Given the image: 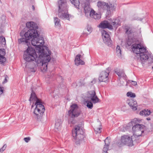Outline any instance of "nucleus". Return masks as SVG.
<instances>
[{
    "instance_id": "nucleus-38",
    "label": "nucleus",
    "mask_w": 153,
    "mask_h": 153,
    "mask_svg": "<svg viewBox=\"0 0 153 153\" xmlns=\"http://www.w3.org/2000/svg\"><path fill=\"white\" fill-rule=\"evenodd\" d=\"M3 88L2 87H1L0 86V94H1L3 92Z\"/></svg>"
},
{
    "instance_id": "nucleus-7",
    "label": "nucleus",
    "mask_w": 153,
    "mask_h": 153,
    "mask_svg": "<svg viewBox=\"0 0 153 153\" xmlns=\"http://www.w3.org/2000/svg\"><path fill=\"white\" fill-rule=\"evenodd\" d=\"M81 113V111L76 104H73L71 105L68 112L69 116L72 118L78 117Z\"/></svg>"
},
{
    "instance_id": "nucleus-9",
    "label": "nucleus",
    "mask_w": 153,
    "mask_h": 153,
    "mask_svg": "<svg viewBox=\"0 0 153 153\" xmlns=\"http://www.w3.org/2000/svg\"><path fill=\"white\" fill-rule=\"evenodd\" d=\"M87 97L89 100L91 101L94 104L100 102V101L96 95L95 91L94 90L88 91L87 94Z\"/></svg>"
},
{
    "instance_id": "nucleus-18",
    "label": "nucleus",
    "mask_w": 153,
    "mask_h": 153,
    "mask_svg": "<svg viewBox=\"0 0 153 153\" xmlns=\"http://www.w3.org/2000/svg\"><path fill=\"white\" fill-rule=\"evenodd\" d=\"M108 137H107L104 140L105 145L103 149V153H108L107 151L108 149L110 143V141L108 139Z\"/></svg>"
},
{
    "instance_id": "nucleus-44",
    "label": "nucleus",
    "mask_w": 153,
    "mask_h": 153,
    "mask_svg": "<svg viewBox=\"0 0 153 153\" xmlns=\"http://www.w3.org/2000/svg\"><path fill=\"white\" fill-rule=\"evenodd\" d=\"M33 105H32V107H31L32 108L33 107Z\"/></svg>"
},
{
    "instance_id": "nucleus-19",
    "label": "nucleus",
    "mask_w": 153,
    "mask_h": 153,
    "mask_svg": "<svg viewBox=\"0 0 153 153\" xmlns=\"http://www.w3.org/2000/svg\"><path fill=\"white\" fill-rule=\"evenodd\" d=\"M89 16L96 19H99L101 18L100 14L96 13L93 10H91Z\"/></svg>"
},
{
    "instance_id": "nucleus-17",
    "label": "nucleus",
    "mask_w": 153,
    "mask_h": 153,
    "mask_svg": "<svg viewBox=\"0 0 153 153\" xmlns=\"http://www.w3.org/2000/svg\"><path fill=\"white\" fill-rule=\"evenodd\" d=\"M134 124V122L131 121L129 123L126 127L121 126L120 128V131L122 132L125 131L126 130L132 127Z\"/></svg>"
},
{
    "instance_id": "nucleus-8",
    "label": "nucleus",
    "mask_w": 153,
    "mask_h": 153,
    "mask_svg": "<svg viewBox=\"0 0 153 153\" xmlns=\"http://www.w3.org/2000/svg\"><path fill=\"white\" fill-rule=\"evenodd\" d=\"M134 123L131 127L134 135L137 137L141 136L142 134L144 132V126L143 125L139 124L134 125Z\"/></svg>"
},
{
    "instance_id": "nucleus-15",
    "label": "nucleus",
    "mask_w": 153,
    "mask_h": 153,
    "mask_svg": "<svg viewBox=\"0 0 153 153\" xmlns=\"http://www.w3.org/2000/svg\"><path fill=\"white\" fill-rule=\"evenodd\" d=\"M127 103L133 110L135 111L137 110V104L136 100L132 99L128 100L127 101Z\"/></svg>"
},
{
    "instance_id": "nucleus-2",
    "label": "nucleus",
    "mask_w": 153,
    "mask_h": 153,
    "mask_svg": "<svg viewBox=\"0 0 153 153\" xmlns=\"http://www.w3.org/2000/svg\"><path fill=\"white\" fill-rule=\"evenodd\" d=\"M29 100L33 102L36 101L35 104L36 107L33 112L38 120H40L45 110L44 106L42 104L41 100L38 99L35 92L32 91Z\"/></svg>"
},
{
    "instance_id": "nucleus-36",
    "label": "nucleus",
    "mask_w": 153,
    "mask_h": 153,
    "mask_svg": "<svg viewBox=\"0 0 153 153\" xmlns=\"http://www.w3.org/2000/svg\"><path fill=\"white\" fill-rule=\"evenodd\" d=\"M148 59L149 61H150V62H149L150 63H152L153 62V56H151L149 57Z\"/></svg>"
},
{
    "instance_id": "nucleus-34",
    "label": "nucleus",
    "mask_w": 153,
    "mask_h": 153,
    "mask_svg": "<svg viewBox=\"0 0 153 153\" xmlns=\"http://www.w3.org/2000/svg\"><path fill=\"white\" fill-rule=\"evenodd\" d=\"M5 54V51L4 49H0V55L4 56Z\"/></svg>"
},
{
    "instance_id": "nucleus-20",
    "label": "nucleus",
    "mask_w": 153,
    "mask_h": 153,
    "mask_svg": "<svg viewBox=\"0 0 153 153\" xmlns=\"http://www.w3.org/2000/svg\"><path fill=\"white\" fill-rule=\"evenodd\" d=\"M62 120L60 119H58L56 121L55 125V130L56 131H59L61 128Z\"/></svg>"
},
{
    "instance_id": "nucleus-39",
    "label": "nucleus",
    "mask_w": 153,
    "mask_h": 153,
    "mask_svg": "<svg viewBox=\"0 0 153 153\" xmlns=\"http://www.w3.org/2000/svg\"><path fill=\"white\" fill-rule=\"evenodd\" d=\"M7 75H5V79H4V81L3 82V83H5L7 82V79H6V77H7Z\"/></svg>"
},
{
    "instance_id": "nucleus-35",
    "label": "nucleus",
    "mask_w": 153,
    "mask_h": 153,
    "mask_svg": "<svg viewBox=\"0 0 153 153\" xmlns=\"http://www.w3.org/2000/svg\"><path fill=\"white\" fill-rule=\"evenodd\" d=\"M30 138L29 137H25L24 138V140L26 143L30 141Z\"/></svg>"
},
{
    "instance_id": "nucleus-6",
    "label": "nucleus",
    "mask_w": 153,
    "mask_h": 153,
    "mask_svg": "<svg viewBox=\"0 0 153 153\" xmlns=\"http://www.w3.org/2000/svg\"><path fill=\"white\" fill-rule=\"evenodd\" d=\"M83 127L79 125L75 126L72 131V135L75 140V143L77 145L81 143L84 138Z\"/></svg>"
},
{
    "instance_id": "nucleus-16",
    "label": "nucleus",
    "mask_w": 153,
    "mask_h": 153,
    "mask_svg": "<svg viewBox=\"0 0 153 153\" xmlns=\"http://www.w3.org/2000/svg\"><path fill=\"white\" fill-rule=\"evenodd\" d=\"M81 56L80 54H78L76 56L75 63V65H76L78 66L80 65H83L85 64L84 62L80 59Z\"/></svg>"
},
{
    "instance_id": "nucleus-27",
    "label": "nucleus",
    "mask_w": 153,
    "mask_h": 153,
    "mask_svg": "<svg viewBox=\"0 0 153 153\" xmlns=\"http://www.w3.org/2000/svg\"><path fill=\"white\" fill-rule=\"evenodd\" d=\"M71 2V3L74 4V5L76 7L78 8L80 4V2L78 0H69Z\"/></svg>"
},
{
    "instance_id": "nucleus-29",
    "label": "nucleus",
    "mask_w": 153,
    "mask_h": 153,
    "mask_svg": "<svg viewBox=\"0 0 153 153\" xmlns=\"http://www.w3.org/2000/svg\"><path fill=\"white\" fill-rule=\"evenodd\" d=\"M6 21V16L5 15H2L0 18V23L2 24H4Z\"/></svg>"
},
{
    "instance_id": "nucleus-42",
    "label": "nucleus",
    "mask_w": 153,
    "mask_h": 153,
    "mask_svg": "<svg viewBox=\"0 0 153 153\" xmlns=\"http://www.w3.org/2000/svg\"><path fill=\"white\" fill-rule=\"evenodd\" d=\"M33 10H34L35 7H34V6H33Z\"/></svg>"
},
{
    "instance_id": "nucleus-43",
    "label": "nucleus",
    "mask_w": 153,
    "mask_h": 153,
    "mask_svg": "<svg viewBox=\"0 0 153 153\" xmlns=\"http://www.w3.org/2000/svg\"><path fill=\"white\" fill-rule=\"evenodd\" d=\"M120 83L122 85H123V83H121V81H120Z\"/></svg>"
},
{
    "instance_id": "nucleus-14",
    "label": "nucleus",
    "mask_w": 153,
    "mask_h": 153,
    "mask_svg": "<svg viewBox=\"0 0 153 153\" xmlns=\"http://www.w3.org/2000/svg\"><path fill=\"white\" fill-rule=\"evenodd\" d=\"M102 36L104 42L108 45H110L111 44V41L109 35L107 32L105 30H103L102 32Z\"/></svg>"
},
{
    "instance_id": "nucleus-11",
    "label": "nucleus",
    "mask_w": 153,
    "mask_h": 153,
    "mask_svg": "<svg viewBox=\"0 0 153 153\" xmlns=\"http://www.w3.org/2000/svg\"><path fill=\"white\" fill-rule=\"evenodd\" d=\"M110 73L109 68H108L106 70L102 71L99 77V80L101 82H108V76Z\"/></svg>"
},
{
    "instance_id": "nucleus-12",
    "label": "nucleus",
    "mask_w": 153,
    "mask_h": 153,
    "mask_svg": "<svg viewBox=\"0 0 153 153\" xmlns=\"http://www.w3.org/2000/svg\"><path fill=\"white\" fill-rule=\"evenodd\" d=\"M83 3L82 4V6L84 8V13L85 16L88 17L89 16V14L91 12V8L90 7L89 2L91 0H82Z\"/></svg>"
},
{
    "instance_id": "nucleus-24",
    "label": "nucleus",
    "mask_w": 153,
    "mask_h": 153,
    "mask_svg": "<svg viewBox=\"0 0 153 153\" xmlns=\"http://www.w3.org/2000/svg\"><path fill=\"white\" fill-rule=\"evenodd\" d=\"M126 33L128 36V39L129 40L130 39V38L132 36H133V33L132 29L130 28H126Z\"/></svg>"
},
{
    "instance_id": "nucleus-30",
    "label": "nucleus",
    "mask_w": 153,
    "mask_h": 153,
    "mask_svg": "<svg viewBox=\"0 0 153 153\" xmlns=\"http://www.w3.org/2000/svg\"><path fill=\"white\" fill-rule=\"evenodd\" d=\"M0 41L2 45H5L6 44L5 39L4 37L3 36L0 37Z\"/></svg>"
},
{
    "instance_id": "nucleus-4",
    "label": "nucleus",
    "mask_w": 153,
    "mask_h": 153,
    "mask_svg": "<svg viewBox=\"0 0 153 153\" xmlns=\"http://www.w3.org/2000/svg\"><path fill=\"white\" fill-rule=\"evenodd\" d=\"M59 9L58 15L59 17L62 19H69V15L68 14V7L66 0H59L58 1Z\"/></svg>"
},
{
    "instance_id": "nucleus-10",
    "label": "nucleus",
    "mask_w": 153,
    "mask_h": 153,
    "mask_svg": "<svg viewBox=\"0 0 153 153\" xmlns=\"http://www.w3.org/2000/svg\"><path fill=\"white\" fill-rule=\"evenodd\" d=\"M97 6L101 10H106L108 12L112 11L114 10V6L111 4L109 5L108 3L101 1H99L97 3Z\"/></svg>"
},
{
    "instance_id": "nucleus-3",
    "label": "nucleus",
    "mask_w": 153,
    "mask_h": 153,
    "mask_svg": "<svg viewBox=\"0 0 153 153\" xmlns=\"http://www.w3.org/2000/svg\"><path fill=\"white\" fill-rule=\"evenodd\" d=\"M132 50L137 55L138 59L142 62L148 59V53L146 48L140 44H134L132 45Z\"/></svg>"
},
{
    "instance_id": "nucleus-13",
    "label": "nucleus",
    "mask_w": 153,
    "mask_h": 153,
    "mask_svg": "<svg viewBox=\"0 0 153 153\" xmlns=\"http://www.w3.org/2000/svg\"><path fill=\"white\" fill-rule=\"evenodd\" d=\"M121 141L122 144L126 145L128 146H131L133 145V141L131 137L127 135H124L122 136Z\"/></svg>"
},
{
    "instance_id": "nucleus-25",
    "label": "nucleus",
    "mask_w": 153,
    "mask_h": 153,
    "mask_svg": "<svg viewBox=\"0 0 153 153\" xmlns=\"http://www.w3.org/2000/svg\"><path fill=\"white\" fill-rule=\"evenodd\" d=\"M29 65H30V67H29L30 71L31 72H35L36 71V68L35 64L33 62H31L30 63Z\"/></svg>"
},
{
    "instance_id": "nucleus-1",
    "label": "nucleus",
    "mask_w": 153,
    "mask_h": 153,
    "mask_svg": "<svg viewBox=\"0 0 153 153\" xmlns=\"http://www.w3.org/2000/svg\"><path fill=\"white\" fill-rule=\"evenodd\" d=\"M26 26L30 28L24 33L22 31L20 33L22 38L19 39V43L26 45L28 48L24 52L23 57L27 62L35 61L37 63H42V66H45L47 68V64L50 60L51 51L48 48L43 46L44 44V38L39 37L36 29L38 27L32 22H27Z\"/></svg>"
},
{
    "instance_id": "nucleus-32",
    "label": "nucleus",
    "mask_w": 153,
    "mask_h": 153,
    "mask_svg": "<svg viewBox=\"0 0 153 153\" xmlns=\"http://www.w3.org/2000/svg\"><path fill=\"white\" fill-rule=\"evenodd\" d=\"M6 61L5 57L2 56L0 55V64H2L4 62Z\"/></svg>"
},
{
    "instance_id": "nucleus-22",
    "label": "nucleus",
    "mask_w": 153,
    "mask_h": 153,
    "mask_svg": "<svg viewBox=\"0 0 153 153\" xmlns=\"http://www.w3.org/2000/svg\"><path fill=\"white\" fill-rule=\"evenodd\" d=\"M116 73L118 75V76L120 77V78H123L124 79V80L126 82V80H125L124 79L125 78L126 75L124 73V71L123 70H120L115 71Z\"/></svg>"
},
{
    "instance_id": "nucleus-40",
    "label": "nucleus",
    "mask_w": 153,
    "mask_h": 153,
    "mask_svg": "<svg viewBox=\"0 0 153 153\" xmlns=\"http://www.w3.org/2000/svg\"><path fill=\"white\" fill-rule=\"evenodd\" d=\"M131 82H132V84L134 86L137 85V82H136L135 81H131Z\"/></svg>"
},
{
    "instance_id": "nucleus-5",
    "label": "nucleus",
    "mask_w": 153,
    "mask_h": 153,
    "mask_svg": "<svg viewBox=\"0 0 153 153\" xmlns=\"http://www.w3.org/2000/svg\"><path fill=\"white\" fill-rule=\"evenodd\" d=\"M120 21L118 18L102 22L99 25L98 27L103 29L108 28L112 30L114 28L116 29L120 24Z\"/></svg>"
},
{
    "instance_id": "nucleus-28",
    "label": "nucleus",
    "mask_w": 153,
    "mask_h": 153,
    "mask_svg": "<svg viewBox=\"0 0 153 153\" xmlns=\"http://www.w3.org/2000/svg\"><path fill=\"white\" fill-rule=\"evenodd\" d=\"M116 53L118 56L121 57V51L120 47L117 45L116 48Z\"/></svg>"
},
{
    "instance_id": "nucleus-21",
    "label": "nucleus",
    "mask_w": 153,
    "mask_h": 153,
    "mask_svg": "<svg viewBox=\"0 0 153 153\" xmlns=\"http://www.w3.org/2000/svg\"><path fill=\"white\" fill-rule=\"evenodd\" d=\"M101 124L99 122H98L94 126V130L96 133H100L101 131Z\"/></svg>"
},
{
    "instance_id": "nucleus-31",
    "label": "nucleus",
    "mask_w": 153,
    "mask_h": 153,
    "mask_svg": "<svg viewBox=\"0 0 153 153\" xmlns=\"http://www.w3.org/2000/svg\"><path fill=\"white\" fill-rule=\"evenodd\" d=\"M86 102H87V106L88 108L91 109L93 107L92 103L91 101H88V102L86 101Z\"/></svg>"
},
{
    "instance_id": "nucleus-33",
    "label": "nucleus",
    "mask_w": 153,
    "mask_h": 153,
    "mask_svg": "<svg viewBox=\"0 0 153 153\" xmlns=\"http://www.w3.org/2000/svg\"><path fill=\"white\" fill-rule=\"evenodd\" d=\"M127 95L128 97H135V94L129 92L127 93Z\"/></svg>"
},
{
    "instance_id": "nucleus-23",
    "label": "nucleus",
    "mask_w": 153,
    "mask_h": 153,
    "mask_svg": "<svg viewBox=\"0 0 153 153\" xmlns=\"http://www.w3.org/2000/svg\"><path fill=\"white\" fill-rule=\"evenodd\" d=\"M151 112L150 111L147 109L146 110L145 109L141 111L139 113L140 115H144L145 116H147L149 115L151 113Z\"/></svg>"
},
{
    "instance_id": "nucleus-41",
    "label": "nucleus",
    "mask_w": 153,
    "mask_h": 153,
    "mask_svg": "<svg viewBox=\"0 0 153 153\" xmlns=\"http://www.w3.org/2000/svg\"><path fill=\"white\" fill-rule=\"evenodd\" d=\"M146 119L148 120H150V118L149 117H148L146 118Z\"/></svg>"
},
{
    "instance_id": "nucleus-26",
    "label": "nucleus",
    "mask_w": 153,
    "mask_h": 153,
    "mask_svg": "<svg viewBox=\"0 0 153 153\" xmlns=\"http://www.w3.org/2000/svg\"><path fill=\"white\" fill-rule=\"evenodd\" d=\"M54 21L55 24V26L56 27H59L60 26V20L57 17L54 18Z\"/></svg>"
},
{
    "instance_id": "nucleus-45",
    "label": "nucleus",
    "mask_w": 153,
    "mask_h": 153,
    "mask_svg": "<svg viewBox=\"0 0 153 153\" xmlns=\"http://www.w3.org/2000/svg\"><path fill=\"white\" fill-rule=\"evenodd\" d=\"M152 68H153V66H152Z\"/></svg>"
},
{
    "instance_id": "nucleus-37",
    "label": "nucleus",
    "mask_w": 153,
    "mask_h": 153,
    "mask_svg": "<svg viewBox=\"0 0 153 153\" xmlns=\"http://www.w3.org/2000/svg\"><path fill=\"white\" fill-rule=\"evenodd\" d=\"M6 146L7 145L6 144L4 145L3 146V147L0 149V151H3L5 150V149L6 148Z\"/></svg>"
}]
</instances>
